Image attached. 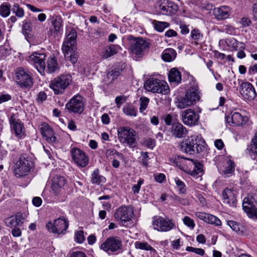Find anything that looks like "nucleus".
I'll return each mask as SVG.
<instances>
[{
	"label": "nucleus",
	"mask_w": 257,
	"mask_h": 257,
	"mask_svg": "<svg viewBox=\"0 0 257 257\" xmlns=\"http://www.w3.org/2000/svg\"><path fill=\"white\" fill-rule=\"evenodd\" d=\"M184 152L188 154L199 156L201 153L206 152V144L204 139L200 136L191 137L186 142L183 147Z\"/></svg>",
	"instance_id": "nucleus-1"
},
{
	"label": "nucleus",
	"mask_w": 257,
	"mask_h": 257,
	"mask_svg": "<svg viewBox=\"0 0 257 257\" xmlns=\"http://www.w3.org/2000/svg\"><path fill=\"white\" fill-rule=\"evenodd\" d=\"M198 86L194 83L186 92L183 96L177 97V106L179 108H184L190 106L200 99Z\"/></svg>",
	"instance_id": "nucleus-2"
},
{
	"label": "nucleus",
	"mask_w": 257,
	"mask_h": 257,
	"mask_svg": "<svg viewBox=\"0 0 257 257\" xmlns=\"http://www.w3.org/2000/svg\"><path fill=\"white\" fill-rule=\"evenodd\" d=\"M76 37V31L71 30L64 42L62 47L65 58L69 59L73 64H75L77 61V56L75 54Z\"/></svg>",
	"instance_id": "nucleus-3"
},
{
	"label": "nucleus",
	"mask_w": 257,
	"mask_h": 257,
	"mask_svg": "<svg viewBox=\"0 0 257 257\" xmlns=\"http://www.w3.org/2000/svg\"><path fill=\"white\" fill-rule=\"evenodd\" d=\"M130 49L134 59L141 58L145 51L149 49V43L144 39L141 38H135L130 35Z\"/></svg>",
	"instance_id": "nucleus-4"
},
{
	"label": "nucleus",
	"mask_w": 257,
	"mask_h": 257,
	"mask_svg": "<svg viewBox=\"0 0 257 257\" xmlns=\"http://www.w3.org/2000/svg\"><path fill=\"white\" fill-rule=\"evenodd\" d=\"M145 88L148 91L167 94L169 93L170 89L168 84L164 81L154 78H150L144 83Z\"/></svg>",
	"instance_id": "nucleus-5"
},
{
	"label": "nucleus",
	"mask_w": 257,
	"mask_h": 257,
	"mask_svg": "<svg viewBox=\"0 0 257 257\" xmlns=\"http://www.w3.org/2000/svg\"><path fill=\"white\" fill-rule=\"evenodd\" d=\"M152 225L154 229L161 232L169 231L176 227L174 220L167 216H154Z\"/></svg>",
	"instance_id": "nucleus-6"
},
{
	"label": "nucleus",
	"mask_w": 257,
	"mask_h": 257,
	"mask_svg": "<svg viewBox=\"0 0 257 257\" xmlns=\"http://www.w3.org/2000/svg\"><path fill=\"white\" fill-rule=\"evenodd\" d=\"M71 81L72 78L69 74L61 75L51 81L50 87L55 94H61L64 93Z\"/></svg>",
	"instance_id": "nucleus-7"
},
{
	"label": "nucleus",
	"mask_w": 257,
	"mask_h": 257,
	"mask_svg": "<svg viewBox=\"0 0 257 257\" xmlns=\"http://www.w3.org/2000/svg\"><path fill=\"white\" fill-rule=\"evenodd\" d=\"M33 167L31 158L24 156H21L15 165L14 173L17 177L27 175Z\"/></svg>",
	"instance_id": "nucleus-8"
},
{
	"label": "nucleus",
	"mask_w": 257,
	"mask_h": 257,
	"mask_svg": "<svg viewBox=\"0 0 257 257\" xmlns=\"http://www.w3.org/2000/svg\"><path fill=\"white\" fill-rule=\"evenodd\" d=\"M155 7L159 14L165 16L173 15L178 10V5L169 0H159Z\"/></svg>",
	"instance_id": "nucleus-9"
},
{
	"label": "nucleus",
	"mask_w": 257,
	"mask_h": 257,
	"mask_svg": "<svg viewBox=\"0 0 257 257\" xmlns=\"http://www.w3.org/2000/svg\"><path fill=\"white\" fill-rule=\"evenodd\" d=\"M16 81L21 88L30 89L33 85L31 74L23 68H17L16 72Z\"/></svg>",
	"instance_id": "nucleus-10"
},
{
	"label": "nucleus",
	"mask_w": 257,
	"mask_h": 257,
	"mask_svg": "<svg viewBox=\"0 0 257 257\" xmlns=\"http://www.w3.org/2000/svg\"><path fill=\"white\" fill-rule=\"evenodd\" d=\"M46 226L50 232L64 234L68 228L69 222L65 217H61L55 219L53 222H48Z\"/></svg>",
	"instance_id": "nucleus-11"
},
{
	"label": "nucleus",
	"mask_w": 257,
	"mask_h": 257,
	"mask_svg": "<svg viewBox=\"0 0 257 257\" xmlns=\"http://www.w3.org/2000/svg\"><path fill=\"white\" fill-rule=\"evenodd\" d=\"M181 119L183 123L188 126L192 127L198 124L200 116L191 109H187L181 113Z\"/></svg>",
	"instance_id": "nucleus-12"
},
{
	"label": "nucleus",
	"mask_w": 257,
	"mask_h": 257,
	"mask_svg": "<svg viewBox=\"0 0 257 257\" xmlns=\"http://www.w3.org/2000/svg\"><path fill=\"white\" fill-rule=\"evenodd\" d=\"M46 55L44 53L34 52L29 58L30 63L34 64L38 72L42 75L45 74Z\"/></svg>",
	"instance_id": "nucleus-13"
},
{
	"label": "nucleus",
	"mask_w": 257,
	"mask_h": 257,
	"mask_svg": "<svg viewBox=\"0 0 257 257\" xmlns=\"http://www.w3.org/2000/svg\"><path fill=\"white\" fill-rule=\"evenodd\" d=\"M65 107L69 111L81 113L84 110L82 97L78 94L74 96L66 104Z\"/></svg>",
	"instance_id": "nucleus-14"
},
{
	"label": "nucleus",
	"mask_w": 257,
	"mask_h": 257,
	"mask_svg": "<svg viewBox=\"0 0 257 257\" xmlns=\"http://www.w3.org/2000/svg\"><path fill=\"white\" fill-rule=\"evenodd\" d=\"M72 159L77 165L80 167H86L89 162V159L86 154L78 148H73L71 150Z\"/></svg>",
	"instance_id": "nucleus-15"
},
{
	"label": "nucleus",
	"mask_w": 257,
	"mask_h": 257,
	"mask_svg": "<svg viewBox=\"0 0 257 257\" xmlns=\"http://www.w3.org/2000/svg\"><path fill=\"white\" fill-rule=\"evenodd\" d=\"M240 93L242 97L248 101H252L257 96L254 87L248 82L241 83L240 87Z\"/></svg>",
	"instance_id": "nucleus-16"
},
{
	"label": "nucleus",
	"mask_w": 257,
	"mask_h": 257,
	"mask_svg": "<svg viewBox=\"0 0 257 257\" xmlns=\"http://www.w3.org/2000/svg\"><path fill=\"white\" fill-rule=\"evenodd\" d=\"M236 192L232 188L227 187L222 192L223 202L230 207H234L236 205Z\"/></svg>",
	"instance_id": "nucleus-17"
},
{
	"label": "nucleus",
	"mask_w": 257,
	"mask_h": 257,
	"mask_svg": "<svg viewBox=\"0 0 257 257\" xmlns=\"http://www.w3.org/2000/svg\"><path fill=\"white\" fill-rule=\"evenodd\" d=\"M114 216L119 222L120 225L127 226L128 221V207L121 205L115 212Z\"/></svg>",
	"instance_id": "nucleus-18"
},
{
	"label": "nucleus",
	"mask_w": 257,
	"mask_h": 257,
	"mask_svg": "<svg viewBox=\"0 0 257 257\" xmlns=\"http://www.w3.org/2000/svg\"><path fill=\"white\" fill-rule=\"evenodd\" d=\"M121 241L114 237L108 238L101 245L100 248L106 252L115 251L120 248Z\"/></svg>",
	"instance_id": "nucleus-19"
},
{
	"label": "nucleus",
	"mask_w": 257,
	"mask_h": 257,
	"mask_svg": "<svg viewBox=\"0 0 257 257\" xmlns=\"http://www.w3.org/2000/svg\"><path fill=\"white\" fill-rule=\"evenodd\" d=\"M170 132L172 137L175 139H183L187 135V128L179 122L173 123Z\"/></svg>",
	"instance_id": "nucleus-20"
},
{
	"label": "nucleus",
	"mask_w": 257,
	"mask_h": 257,
	"mask_svg": "<svg viewBox=\"0 0 257 257\" xmlns=\"http://www.w3.org/2000/svg\"><path fill=\"white\" fill-rule=\"evenodd\" d=\"M40 130L42 135L47 142L51 143H55L57 142V138L54 131L47 123L42 124Z\"/></svg>",
	"instance_id": "nucleus-21"
},
{
	"label": "nucleus",
	"mask_w": 257,
	"mask_h": 257,
	"mask_svg": "<svg viewBox=\"0 0 257 257\" xmlns=\"http://www.w3.org/2000/svg\"><path fill=\"white\" fill-rule=\"evenodd\" d=\"M188 160L190 162L189 165L191 167L193 166V169L188 170L187 173L195 179L200 178L203 174L202 165L200 162L193 159H188Z\"/></svg>",
	"instance_id": "nucleus-22"
},
{
	"label": "nucleus",
	"mask_w": 257,
	"mask_h": 257,
	"mask_svg": "<svg viewBox=\"0 0 257 257\" xmlns=\"http://www.w3.org/2000/svg\"><path fill=\"white\" fill-rule=\"evenodd\" d=\"M247 119L246 116H242V115L237 112H231L230 115L225 116L226 122L230 124L231 123L233 125H242Z\"/></svg>",
	"instance_id": "nucleus-23"
},
{
	"label": "nucleus",
	"mask_w": 257,
	"mask_h": 257,
	"mask_svg": "<svg viewBox=\"0 0 257 257\" xmlns=\"http://www.w3.org/2000/svg\"><path fill=\"white\" fill-rule=\"evenodd\" d=\"M215 17L219 20L228 18L230 14L231 10L228 6H224L215 8L213 10Z\"/></svg>",
	"instance_id": "nucleus-24"
},
{
	"label": "nucleus",
	"mask_w": 257,
	"mask_h": 257,
	"mask_svg": "<svg viewBox=\"0 0 257 257\" xmlns=\"http://www.w3.org/2000/svg\"><path fill=\"white\" fill-rule=\"evenodd\" d=\"M66 183V179L64 177L56 175L53 178L51 187L55 193L58 194Z\"/></svg>",
	"instance_id": "nucleus-25"
},
{
	"label": "nucleus",
	"mask_w": 257,
	"mask_h": 257,
	"mask_svg": "<svg viewBox=\"0 0 257 257\" xmlns=\"http://www.w3.org/2000/svg\"><path fill=\"white\" fill-rule=\"evenodd\" d=\"M10 123L11 127L17 137L21 138L24 135L23 124L19 121V119L16 120L14 115L11 116Z\"/></svg>",
	"instance_id": "nucleus-26"
},
{
	"label": "nucleus",
	"mask_w": 257,
	"mask_h": 257,
	"mask_svg": "<svg viewBox=\"0 0 257 257\" xmlns=\"http://www.w3.org/2000/svg\"><path fill=\"white\" fill-rule=\"evenodd\" d=\"M23 218L21 213H17L15 216H13L5 220L6 225L10 227H16L21 226L23 223Z\"/></svg>",
	"instance_id": "nucleus-27"
},
{
	"label": "nucleus",
	"mask_w": 257,
	"mask_h": 257,
	"mask_svg": "<svg viewBox=\"0 0 257 257\" xmlns=\"http://www.w3.org/2000/svg\"><path fill=\"white\" fill-rule=\"evenodd\" d=\"M246 153L253 159H255L257 156V132L252 139L250 144L248 145L246 149Z\"/></svg>",
	"instance_id": "nucleus-28"
},
{
	"label": "nucleus",
	"mask_w": 257,
	"mask_h": 257,
	"mask_svg": "<svg viewBox=\"0 0 257 257\" xmlns=\"http://www.w3.org/2000/svg\"><path fill=\"white\" fill-rule=\"evenodd\" d=\"M118 50V46L111 44L103 50L101 53V57L103 59H108L116 54Z\"/></svg>",
	"instance_id": "nucleus-29"
},
{
	"label": "nucleus",
	"mask_w": 257,
	"mask_h": 257,
	"mask_svg": "<svg viewBox=\"0 0 257 257\" xmlns=\"http://www.w3.org/2000/svg\"><path fill=\"white\" fill-rule=\"evenodd\" d=\"M118 138L120 143L128 144V127L120 126L117 128Z\"/></svg>",
	"instance_id": "nucleus-30"
},
{
	"label": "nucleus",
	"mask_w": 257,
	"mask_h": 257,
	"mask_svg": "<svg viewBox=\"0 0 257 257\" xmlns=\"http://www.w3.org/2000/svg\"><path fill=\"white\" fill-rule=\"evenodd\" d=\"M53 28L50 29L52 33L57 34L62 29V19L57 16H53L50 19Z\"/></svg>",
	"instance_id": "nucleus-31"
},
{
	"label": "nucleus",
	"mask_w": 257,
	"mask_h": 257,
	"mask_svg": "<svg viewBox=\"0 0 257 257\" xmlns=\"http://www.w3.org/2000/svg\"><path fill=\"white\" fill-rule=\"evenodd\" d=\"M168 79L170 82L178 84L182 79L181 73L176 68H172L169 72Z\"/></svg>",
	"instance_id": "nucleus-32"
},
{
	"label": "nucleus",
	"mask_w": 257,
	"mask_h": 257,
	"mask_svg": "<svg viewBox=\"0 0 257 257\" xmlns=\"http://www.w3.org/2000/svg\"><path fill=\"white\" fill-rule=\"evenodd\" d=\"M176 52L173 49H166L162 54V58L164 61L171 62L176 58Z\"/></svg>",
	"instance_id": "nucleus-33"
},
{
	"label": "nucleus",
	"mask_w": 257,
	"mask_h": 257,
	"mask_svg": "<svg viewBox=\"0 0 257 257\" xmlns=\"http://www.w3.org/2000/svg\"><path fill=\"white\" fill-rule=\"evenodd\" d=\"M58 69V63L54 57H49L47 60V68L45 71L49 73L55 72Z\"/></svg>",
	"instance_id": "nucleus-34"
},
{
	"label": "nucleus",
	"mask_w": 257,
	"mask_h": 257,
	"mask_svg": "<svg viewBox=\"0 0 257 257\" xmlns=\"http://www.w3.org/2000/svg\"><path fill=\"white\" fill-rule=\"evenodd\" d=\"M106 179L99 174L98 169H95L91 174V182L92 184L99 185L102 183H105Z\"/></svg>",
	"instance_id": "nucleus-35"
},
{
	"label": "nucleus",
	"mask_w": 257,
	"mask_h": 257,
	"mask_svg": "<svg viewBox=\"0 0 257 257\" xmlns=\"http://www.w3.org/2000/svg\"><path fill=\"white\" fill-rule=\"evenodd\" d=\"M242 208L249 218L257 220V208L256 206L244 205L242 206Z\"/></svg>",
	"instance_id": "nucleus-36"
},
{
	"label": "nucleus",
	"mask_w": 257,
	"mask_h": 257,
	"mask_svg": "<svg viewBox=\"0 0 257 257\" xmlns=\"http://www.w3.org/2000/svg\"><path fill=\"white\" fill-rule=\"evenodd\" d=\"M234 162L231 160H228L227 161V165L223 171L225 177H228L232 175L234 171Z\"/></svg>",
	"instance_id": "nucleus-37"
},
{
	"label": "nucleus",
	"mask_w": 257,
	"mask_h": 257,
	"mask_svg": "<svg viewBox=\"0 0 257 257\" xmlns=\"http://www.w3.org/2000/svg\"><path fill=\"white\" fill-rule=\"evenodd\" d=\"M257 204V194L253 195L251 194V195H248L247 197H246L244 198L242 206L244 205L247 206H256Z\"/></svg>",
	"instance_id": "nucleus-38"
},
{
	"label": "nucleus",
	"mask_w": 257,
	"mask_h": 257,
	"mask_svg": "<svg viewBox=\"0 0 257 257\" xmlns=\"http://www.w3.org/2000/svg\"><path fill=\"white\" fill-rule=\"evenodd\" d=\"M191 37L192 40L194 41L196 45L203 40V34L198 29H195L191 31Z\"/></svg>",
	"instance_id": "nucleus-39"
},
{
	"label": "nucleus",
	"mask_w": 257,
	"mask_h": 257,
	"mask_svg": "<svg viewBox=\"0 0 257 257\" xmlns=\"http://www.w3.org/2000/svg\"><path fill=\"white\" fill-rule=\"evenodd\" d=\"M153 24L154 26L155 30L159 32H162L165 28H168L170 25L168 22L157 21L156 20L153 22Z\"/></svg>",
	"instance_id": "nucleus-40"
},
{
	"label": "nucleus",
	"mask_w": 257,
	"mask_h": 257,
	"mask_svg": "<svg viewBox=\"0 0 257 257\" xmlns=\"http://www.w3.org/2000/svg\"><path fill=\"white\" fill-rule=\"evenodd\" d=\"M225 43L230 49L233 50H236L239 44H241V43L237 41L234 38L230 37L226 39Z\"/></svg>",
	"instance_id": "nucleus-41"
},
{
	"label": "nucleus",
	"mask_w": 257,
	"mask_h": 257,
	"mask_svg": "<svg viewBox=\"0 0 257 257\" xmlns=\"http://www.w3.org/2000/svg\"><path fill=\"white\" fill-rule=\"evenodd\" d=\"M106 158L109 159H112V156L114 157V158H118L123 159V155L121 154L118 153L115 149H110L106 150L105 153Z\"/></svg>",
	"instance_id": "nucleus-42"
},
{
	"label": "nucleus",
	"mask_w": 257,
	"mask_h": 257,
	"mask_svg": "<svg viewBox=\"0 0 257 257\" xmlns=\"http://www.w3.org/2000/svg\"><path fill=\"white\" fill-rule=\"evenodd\" d=\"M119 71L118 69H115L109 71L107 73L106 77V81L108 83L111 82L114 79H116L119 75Z\"/></svg>",
	"instance_id": "nucleus-43"
},
{
	"label": "nucleus",
	"mask_w": 257,
	"mask_h": 257,
	"mask_svg": "<svg viewBox=\"0 0 257 257\" xmlns=\"http://www.w3.org/2000/svg\"><path fill=\"white\" fill-rule=\"evenodd\" d=\"M205 222L213 224L215 226H220L221 225V221L216 216L210 214H208L207 215Z\"/></svg>",
	"instance_id": "nucleus-44"
},
{
	"label": "nucleus",
	"mask_w": 257,
	"mask_h": 257,
	"mask_svg": "<svg viewBox=\"0 0 257 257\" xmlns=\"http://www.w3.org/2000/svg\"><path fill=\"white\" fill-rule=\"evenodd\" d=\"M139 139L136 131L130 128V147H135L137 140Z\"/></svg>",
	"instance_id": "nucleus-45"
},
{
	"label": "nucleus",
	"mask_w": 257,
	"mask_h": 257,
	"mask_svg": "<svg viewBox=\"0 0 257 257\" xmlns=\"http://www.w3.org/2000/svg\"><path fill=\"white\" fill-rule=\"evenodd\" d=\"M175 182L179 190V193L184 194L186 191V187L185 183L178 177L175 178Z\"/></svg>",
	"instance_id": "nucleus-46"
},
{
	"label": "nucleus",
	"mask_w": 257,
	"mask_h": 257,
	"mask_svg": "<svg viewBox=\"0 0 257 257\" xmlns=\"http://www.w3.org/2000/svg\"><path fill=\"white\" fill-rule=\"evenodd\" d=\"M12 11L18 17L22 18L24 15V10L20 8L18 4H15L12 9Z\"/></svg>",
	"instance_id": "nucleus-47"
},
{
	"label": "nucleus",
	"mask_w": 257,
	"mask_h": 257,
	"mask_svg": "<svg viewBox=\"0 0 257 257\" xmlns=\"http://www.w3.org/2000/svg\"><path fill=\"white\" fill-rule=\"evenodd\" d=\"M227 224L231 227V228L235 232H238L240 230L242 226L241 224L234 221L229 220L227 221Z\"/></svg>",
	"instance_id": "nucleus-48"
},
{
	"label": "nucleus",
	"mask_w": 257,
	"mask_h": 257,
	"mask_svg": "<svg viewBox=\"0 0 257 257\" xmlns=\"http://www.w3.org/2000/svg\"><path fill=\"white\" fill-rule=\"evenodd\" d=\"M140 111L143 112L147 107L149 102V99L146 97H141L140 99Z\"/></svg>",
	"instance_id": "nucleus-49"
},
{
	"label": "nucleus",
	"mask_w": 257,
	"mask_h": 257,
	"mask_svg": "<svg viewBox=\"0 0 257 257\" xmlns=\"http://www.w3.org/2000/svg\"><path fill=\"white\" fill-rule=\"evenodd\" d=\"M135 246L137 248L150 251L153 248V247L147 242H140L137 241L135 243Z\"/></svg>",
	"instance_id": "nucleus-50"
},
{
	"label": "nucleus",
	"mask_w": 257,
	"mask_h": 257,
	"mask_svg": "<svg viewBox=\"0 0 257 257\" xmlns=\"http://www.w3.org/2000/svg\"><path fill=\"white\" fill-rule=\"evenodd\" d=\"M143 144L144 146L151 149H153L156 146L155 140L150 138L144 139Z\"/></svg>",
	"instance_id": "nucleus-51"
},
{
	"label": "nucleus",
	"mask_w": 257,
	"mask_h": 257,
	"mask_svg": "<svg viewBox=\"0 0 257 257\" xmlns=\"http://www.w3.org/2000/svg\"><path fill=\"white\" fill-rule=\"evenodd\" d=\"M75 240L79 243H82L84 242L85 240V237L83 230H78L75 232Z\"/></svg>",
	"instance_id": "nucleus-52"
},
{
	"label": "nucleus",
	"mask_w": 257,
	"mask_h": 257,
	"mask_svg": "<svg viewBox=\"0 0 257 257\" xmlns=\"http://www.w3.org/2000/svg\"><path fill=\"white\" fill-rule=\"evenodd\" d=\"M32 29V26L31 23L27 20H25L23 22L22 31L25 34H29L30 32H31Z\"/></svg>",
	"instance_id": "nucleus-53"
},
{
	"label": "nucleus",
	"mask_w": 257,
	"mask_h": 257,
	"mask_svg": "<svg viewBox=\"0 0 257 257\" xmlns=\"http://www.w3.org/2000/svg\"><path fill=\"white\" fill-rule=\"evenodd\" d=\"M10 14V7L7 5H2L0 7V15L4 17H7Z\"/></svg>",
	"instance_id": "nucleus-54"
},
{
	"label": "nucleus",
	"mask_w": 257,
	"mask_h": 257,
	"mask_svg": "<svg viewBox=\"0 0 257 257\" xmlns=\"http://www.w3.org/2000/svg\"><path fill=\"white\" fill-rule=\"evenodd\" d=\"M186 250L190 252H194L197 254L203 256L205 253V251L202 248H196L192 246H187Z\"/></svg>",
	"instance_id": "nucleus-55"
},
{
	"label": "nucleus",
	"mask_w": 257,
	"mask_h": 257,
	"mask_svg": "<svg viewBox=\"0 0 257 257\" xmlns=\"http://www.w3.org/2000/svg\"><path fill=\"white\" fill-rule=\"evenodd\" d=\"M183 223L191 229H193L195 224L193 219L188 216H185L183 219Z\"/></svg>",
	"instance_id": "nucleus-56"
},
{
	"label": "nucleus",
	"mask_w": 257,
	"mask_h": 257,
	"mask_svg": "<svg viewBox=\"0 0 257 257\" xmlns=\"http://www.w3.org/2000/svg\"><path fill=\"white\" fill-rule=\"evenodd\" d=\"M144 180L140 178L137 184L133 185L132 187V191L134 194L138 193L140 190L141 185L144 183Z\"/></svg>",
	"instance_id": "nucleus-57"
},
{
	"label": "nucleus",
	"mask_w": 257,
	"mask_h": 257,
	"mask_svg": "<svg viewBox=\"0 0 257 257\" xmlns=\"http://www.w3.org/2000/svg\"><path fill=\"white\" fill-rule=\"evenodd\" d=\"M11 52V49L9 46L5 45L0 47V53L4 56H6L9 55Z\"/></svg>",
	"instance_id": "nucleus-58"
},
{
	"label": "nucleus",
	"mask_w": 257,
	"mask_h": 257,
	"mask_svg": "<svg viewBox=\"0 0 257 257\" xmlns=\"http://www.w3.org/2000/svg\"><path fill=\"white\" fill-rule=\"evenodd\" d=\"M127 97L124 96H117L115 99V102L117 107L119 108L120 105L126 101Z\"/></svg>",
	"instance_id": "nucleus-59"
},
{
	"label": "nucleus",
	"mask_w": 257,
	"mask_h": 257,
	"mask_svg": "<svg viewBox=\"0 0 257 257\" xmlns=\"http://www.w3.org/2000/svg\"><path fill=\"white\" fill-rule=\"evenodd\" d=\"M154 179L158 183H162L166 179L165 175L163 173H156L154 174Z\"/></svg>",
	"instance_id": "nucleus-60"
},
{
	"label": "nucleus",
	"mask_w": 257,
	"mask_h": 257,
	"mask_svg": "<svg viewBox=\"0 0 257 257\" xmlns=\"http://www.w3.org/2000/svg\"><path fill=\"white\" fill-rule=\"evenodd\" d=\"M195 215L197 218L205 222L208 214L205 212H197L195 213Z\"/></svg>",
	"instance_id": "nucleus-61"
},
{
	"label": "nucleus",
	"mask_w": 257,
	"mask_h": 257,
	"mask_svg": "<svg viewBox=\"0 0 257 257\" xmlns=\"http://www.w3.org/2000/svg\"><path fill=\"white\" fill-rule=\"evenodd\" d=\"M163 118L166 125H172L173 118L171 114H167V115H164Z\"/></svg>",
	"instance_id": "nucleus-62"
},
{
	"label": "nucleus",
	"mask_w": 257,
	"mask_h": 257,
	"mask_svg": "<svg viewBox=\"0 0 257 257\" xmlns=\"http://www.w3.org/2000/svg\"><path fill=\"white\" fill-rule=\"evenodd\" d=\"M70 257H87V256L83 251H76L73 252Z\"/></svg>",
	"instance_id": "nucleus-63"
},
{
	"label": "nucleus",
	"mask_w": 257,
	"mask_h": 257,
	"mask_svg": "<svg viewBox=\"0 0 257 257\" xmlns=\"http://www.w3.org/2000/svg\"><path fill=\"white\" fill-rule=\"evenodd\" d=\"M33 204L36 207H39L42 202L41 198L39 197H35L32 200Z\"/></svg>",
	"instance_id": "nucleus-64"
}]
</instances>
